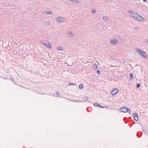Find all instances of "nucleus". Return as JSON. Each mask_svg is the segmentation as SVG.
<instances>
[{
	"instance_id": "obj_1",
	"label": "nucleus",
	"mask_w": 148,
	"mask_h": 148,
	"mask_svg": "<svg viewBox=\"0 0 148 148\" xmlns=\"http://www.w3.org/2000/svg\"><path fill=\"white\" fill-rule=\"evenodd\" d=\"M129 13L130 17L133 18L134 19L137 20L141 22H144L145 21L144 19L142 16L135 12L130 11Z\"/></svg>"
},
{
	"instance_id": "obj_2",
	"label": "nucleus",
	"mask_w": 148,
	"mask_h": 148,
	"mask_svg": "<svg viewBox=\"0 0 148 148\" xmlns=\"http://www.w3.org/2000/svg\"><path fill=\"white\" fill-rule=\"evenodd\" d=\"M135 51L139 53L140 56L143 58H148V55L142 50L138 48H136L135 49Z\"/></svg>"
},
{
	"instance_id": "obj_3",
	"label": "nucleus",
	"mask_w": 148,
	"mask_h": 148,
	"mask_svg": "<svg viewBox=\"0 0 148 148\" xmlns=\"http://www.w3.org/2000/svg\"><path fill=\"white\" fill-rule=\"evenodd\" d=\"M56 20L59 23H64L65 21V18L62 16H59L57 17Z\"/></svg>"
},
{
	"instance_id": "obj_4",
	"label": "nucleus",
	"mask_w": 148,
	"mask_h": 148,
	"mask_svg": "<svg viewBox=\"0 0 148 148\" xmlns=\"http://www.w3.org/2000/svg\"><path fill=\"white\" fill-rule=\"evenodd\" d=\"M110 43L112 45H114L117 44L118 42L117 40L114 38H112L110 40Z\"/></svg>"
},
{
	"instance_id": "obj_5",
	"label": "nucleus",
	"mask_w": 148,
	"mask_h": 148,
	"mask_svg": "<svg viewBox=\"0 0 148 148\" xmlns=\"http://www.w3.org/2000/svg\"><path fill=\"white\" fill-rule=\"evenodd\" d=\"M119 91V90L117 89H115L113 90L111 92V94L112 95H114L117 94Z\"/></svg>"
},
{
	"instance_id": "obj_6",
	"label": "nucleus",
	"mask_w": 148,
	"mask_h": 148,
	"mask_svg": "<svg viewBox=\"0 0 148 148\" xmlns=\"http://www.w3.org/2000/svg\"><path fill=\"white\" fill-rule=\"evenodd\" d=\"M45 42H46V43H45V46L47 47H48L49 49H51L52 48V47H51V45L50 43H49L48 41H46Z\"/></svg>"
},
{
	"instance_id": "obj_7",
	"label": "nucleus",
	"mask_w": 148,
	"mask_h": 148,
	"mask_svg": "<svg viewBox=\"0 0 148 148\" xmlns=\"http://www.w3.org/2000/svg\"><path fill=\"white\" fill-rule=\"evenodd\" d=\"M127 108L126 107H123L121 108V110L123 112H126L127 111Z\"/></svg>"
},
{
	"instance_id": "obj_8",
	"label": "nucleus",
	"mask_w": 148,
	"mask_h": 148,
	"mask_svg": "<svg viewBox=\"0 0 148 148\" xmlns=\"http://www.w3.org/2000/svg\"><path fill=\"white\" fill-rule=\"evenodd\" d=\"M42 13L45 14H52V12L49 11H43Z\"/></svg>"
},
{
	"instance_id": "obj_9",
	"label": "nucleus",
	"mask_w": 148,
	"mask_h": 148,
	"mask_svg": "<svg viewBox=\"0 0 148 148\" xmlns=\"http://www.w3.org/2000/svg\"><path fill=\"white\" fill-rule=\"evenodd\" d=\"M134 117L135 120L136 121H137L138 120V116L137 114L136 113L134 114Z\"/></svg>"
},
{
	"instance_id": "obj_10",
	"label": "nucleus",
	"mask_w": 148,
	"mask_h": 148,
	"mask_svg": "<svg viewBox=\"0 0 148 148\" xmlns=\"http://www.w3.org/2000/svg\"><path fill=\"white\" fill-rule=\"evenodd\" d=\"M68 34L69 36H70L71 37H73L74 36V35L71 32H70Z\"/></svg>"
},
{
	"instance_id": "obj_11",
	"label": "nucleus",
	"mask_w": 148,
	"mask_h": 148,
	"mask_svg": "<svg viewBox=\"0 0 148 148\" xmlns=\"http://www.w3.org/2000/svg\"><path fill=\"white\" fill-rule=\"evenodd\" d=\"M57 48L58 49V50L60 51H62L63 50V47H58Z\"/></svg>"
},
{
	"instance_id": "obj_12",
	"label": "nucleus",
	"mask_w": 148,
	"mask_h": 148,
	"mask_svg": "<svg viewBox=\"0 0 148 148\" xmlns=\"http://www.w3.org/2000/svg\"><path fill=\"white\" fill-rule=\"evenodd\" d=\"M94 106H98L100 107L101 105H100L99 104L97 103H95L94 104Z\"/></svg>"
},
{
	"instance_id": "obj_13",
	"label": "nucleus",
	"mask_w": 148,
	"mask_h": 148,
	"mask_svg": "<svg viewBox=\"0 0 148 148\" xmlns=\"http://www.w3.org/2000/svg\"><path fill=\"white\" fill-rule=\"evenodd\" d=\"M134 77L132 73H130V78L132 80Z\"/></svg>"
},
{
	"instance_id": "obj_14",
	"label": "nucleus",
	"mask_w": 148,
	"mask_h": 148,
	"mask_svg": "<svg viewBox=\"0 0 148 148\" xmlns=\"http://www.w3.org/2000/svg\"><path fill=\"white\" fill-rule=\"evenodd\" d=\"M108 17L107 16H104L103 17V19L104 20H106L108 19Z\"/></svg>"
},
{
	"instance_id": "obj_15",
	"label": "nucleus",
	"mask_w": 148,
	"mask_h": 148,
	"mask_svg": "<svg viewBox=\"0 0 148 148\" xmlns=\"http://www.w3.org/2000/svg\"><path fill=\"white\" fill-rule=\"evenodd\" d=\"M46 41H47L46 40H44L41 42V43L43 45H45Z\"/></svg>"
},
{
	"instance_id": "obj_16",
	"label": "nucleus",
	"mask_w": 148,
	"mask_h": 148,
	"mask_svg": "<svg viewBox=\"0 0 148 148\" xmlns=\"http://www.w3.org/2000/svg\"><path fill=\"white\" fill-rule=\"evenodd\" d=\"M83 87V86L82 84H80L79 86V88L80 89L82 88Z\"/></svg>"
},
{
	"instance_id": "obj_17",
	"label": "nucleus",
	"mask_w": 148,
	"mask_h": 148,
	"mask_svg": "<svg viewBox=\"0 0 148 148\" xmlns=\"http://www.w3.org/2000/svg\"><path fill=\"white\" fill-rule=\"evenodd\" d=\"M45 23V25H49L50 24V23L49 21H47Z\"/></svg>"
},
{
	"instance_id": "obj_18",
	"label": "nucleus",
	"mask_w": 148,
	"mask_h": 148,
	"mask_svg": "<svg viewBox=\"0 0 148 148\" xmlns=\"http://www.w3.org/2000/svg\"><path fill=\"white\" fill-rule=\"evenodd\" d=\"M88 99V97H85L83 99H84V101H86Z\"/></svg>"
},
{
	"instance_id": "obj_19",
	"label": "nucleus",
	"mask_w": 148,
	"mask_h": 148,
	"mask_svg": "<svg viewBox=\"0 0 148 148\" xmlns=\"http://www.w3.org/2000/svg\"><path fill=\"white\" fill-rule=\"evenodd\" d=\"M96 12V10L95 9H93L91 11V12L93 13H95Z\"/></svg>"
},
{
	"instance_id": "obj_20",
	"label": "nucleus",
	"mask_w": 148,
	"mask_h": 148,
	"mask_svg": "<svg viewBox=\"0 0 148 148\" xmlns=\"http://www.w3.org/2000/svg\"><path fill=\"white\" fill-rule=\"evenodd\" d=\"M94 66V65H93V68H94V69H97L98 68V66H97V65H95V66Z\"/></svg>"
},
{
	"instance_id": "obj_21",
	"label": "nucleus",
	"mask_w": 148,
	"mask_h": 148,
	"mask_svg": "<svg viewBox=\"0 0 148 148\" xmlns=\"http://www.w3.org/2000/svg\"><path fill=\"white\" fill-rule=\"evenodd\" d=\"M127 112H129V113H130V109H129V108H127Z\"/></svg>"
},
{
	"instance_id": "obj_22",
	"label": "nucleus",
	"mask_w": 148,
	"mask_h": 148,
	"mask_svg": "<svg viewBox=\"0 0 148 148\" xmlns=\"http://www.w3.org/2000/svg\"><path fill=\"white\" fill-rule=\"evenodd\" d=\"M69 85H75V84L73 83H70L69 84Z\"/></svg>"
},
{
	"instance_id": "obj_23",
	"label": "nucleus",
	"mask_w": 148,
	"mask_h": 148,
	"mask_svg": "<svg viewBox=\"0 0 148 148\" xmlns=\"http://www.w3.org/2000/svg\"><path fill=\"white\" fill-rule=\"evenodd\" d=\"M136 86L137 88H139L140 86V84H138Z\"/></svg>"
},
{
	"instance_id": "obj_24",
	"label": "nucleus",
	"mask_w": 148,
	"mask_h": 148,
	"mask_svg": "<svg viewBox=\"0 0 148 148\" xmlns=\"http://www.w3.org/2000/svg\"><path fill=\"white\" fill-rule=\"evenodd\" d=\"M97 73L98 75L100 73V71L99 70L97 71Z\"/></svg>"
},
{
	"instance_id": "obj_25",
	"label": "nucleus",
	"mask_w": 148,
	"mask_h": 148,
	"mask_svg": "<svg viewBox=\"0 0 148 148\" xmlns=\"http://www.w3.org/2000/svg\"><path fill=\"white\" fill-rule=\"evenodd\" d=\"M145 41L147 43H148V39L145 40Z\"/></svg>"
},
{
	"instance_id": "obj_26",
	"label": "nucleus",
	"mask_w": 148,
	"mask_h": 148,
	"mask_svg": "<svg viewBox=\"0 0 148 148\" xmlns=\"http://www.w3.org/2000/svg\"><path fill=\"white\" fill-rule=\"evenodd\" d=\"M143 1L145 2H147V1L146 0H143Z\"/></svg>"
},
{
	"instance_id": "obj_27",
	"label": "nucleus",
	"mask_w": 148,
	"mask_h": 148,
	"mask_svg": "<svg viewBox=\"0 0 148 148\" xmlns=\"http://www.w3.org/2000/svg\"><path fill=\"white\" fill-rule=\"evenodd\" d=\"M100 107H101V108H104V107H103V106H100Z\"/></svg>"
},
{
	"instance_id": "obj_28",
	"label": "nucleus",
	"mask_w": 148,
	"mask_h": 148,
	"mask_svg": "<svg viewBox=\"0 0 148 148\" xmlns=\"http://www.w3.org/2000/svg\"><path fill=\"white\" fill-rule=\"evenodd\" d=\"M57 94L58 95V92H57Z\"/></svg>"
},
{
	"instance_id": "obj_29",
	"label": "nucleus",
	"mask_w": 148,
	"mask_h": 148,
	"mask_svg": "<svg viewBox=\"0 0 148 148\" xmlns=\"http://www.w3.org/2000/svg\"><path fill=\"white\" fill-rule=\"evenodd\" d=\"M94 65H96V64H94Z\"/></svg>"
},
{
	"instance_id": "obj_30",
	"label": "nucleus",
	"mask_w": 148,
	"mask_h": 148,
	"mask_svg": "<svg viewBox=\"0 0 148 148\" xmlns=\"http://www.w3.org/2000/svg\"><path fill=\"white\" fill-rule=\"evenodd\" d=\"M76 102H78V101H76Z\"/></svg>"
}]
</instances>
